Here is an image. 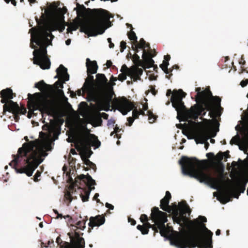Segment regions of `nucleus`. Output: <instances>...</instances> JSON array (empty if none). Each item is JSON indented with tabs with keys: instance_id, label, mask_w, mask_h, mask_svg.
Masks as SVG:
<instances>
[{
	"instance_id": "4be33fe9",
	"label": "nucleus",
	"mask_w": 248,
	"mask_h": 248,
	"mask_svg": "<svg viewBox=\"0 0 248 248\" xmlns=\"http://www.w3.org/2000/svg\"><path fill=\"white\" fill-rule=\"evenodd\" d=\"M94 81L93 76L91 75V74L88 75V77L86 78V81L82 87L83 92L84 93H88L89 95L92 92H94L93 91Z\"/></svg>"
},
{
	"instance_id": "774afa93",
	"label": "nucleus",
	"mask_w": 248,
	"mask_h": 248,
	"mask_svg": "<svg viewBox=\"0 0 248 248\" xmlns=\"http://www.w3.org/2000/svg\"><path fill=\"white\" fill-rule=\"evenodd\" d=\"M106 65L108 68H109L112 65V62L110 60H108L106 62Z\"/></svg>"
},
{
	"instance_id": "a878e982",
	"label": "nucleus",
	"mask_w": 248,
	"mask_h": 248,
	"mask_svg": "<svg viewBox=\"0 0 248 248\" xmlns=\"http://www.w3.org/2000/svg\"><path fill=\"white\" fill-rule=\"evenodd\" d=\"M86 66L88 75L95 74L97 72L98 65L96 61H91L89 58H87L86 60Z\"/></svg>"
},
{
	"instance_id": "1a4fd4ad",
	"label": "nucleus",
	"mask_w": 248,
	"mask_h": 248,
	"mask_svg": "<svg viewBox=\"0 0 248 248\" xmlns=\"http://www.w3.org/2000/svg\"><path fill=\"white\" fill-rule=\"evenodd\" d=\"M210 123H214L217 126V131L215 132L211 131L210 129V125H206L202 128L198 130L195 134V141L196 143H204V147L207 150L209 146V143L208 142H205L210 137H214L216 136L217 132L219 131V123L217 122L216 120H207L206 119H203Z\"/></svg>"
},
{
	"instance_id": "c85d7f7f",
	"label": "nucleus",
	"mask_w": 248,
	"mask_h": 248,
	"mask_svg": "<svg viewBox=\"0 0 248 248\" xmlns=\"http://www.w3.org/2000/svg\"><path fill=\"white\" fill-rule=\"evenodd\" d=\"M146 42L143 38H141L140 42H133L132 45V48L135 51V53L139 52V48L143 49V51L145 50Z\"/></svg>"
},
{
	"instance_id": "20e7f679",
	"label": "nucleus",
	"mask_w": 248,
	"mask_h": 248,
	"mask_svg": "<svg viewBox=\"0 0 248 248\" xmlns=\"http://www.w3.org/2000/svg\"><path fill=\"white\" fill-rule=\"evenodd\" d=\"M186 93L183 90L175 92L172 97V105L177 112L178 115H181L185 121H188V119H192L196 121L200 116L202 117L206 114L205 110L210 111L209 115L211 117H214L216 112L218 110H223L218 102L214 100H208L203 102L199 103L191 106L189 109H187L184 105L182 99L185 97Z\"/></svg>"
},
{
	"instance_id": "13d9d810",
	"label": "nucleus",
	"mask_w": 248,
	"mask_h": 248,
	"mask_svg": "<svg viewBox=\"0 0 248 248\" xmlns=\"http://www.w3.org/2000/svg\"><path fill=\"white\" fill-rule=\"evenodd\" d=\"M140 232L142 234H147L149 232V230L144 226L143 229H142Z\"/></svg>"
},
{
	"instance_id": "e433bc0d",
	"label": "nucleus",
	"mask_w": 248,
	"mask_h": 248,
	"mask_svg": "<svg viewBox=\"0 0 248 248\" xmlns=\"http://www.w3.org/2000/svg\"><path fill=\"white\" fill-rule=\"evenodd\" d=\"M127 36L130 40L133 41V42H137V37L135 32L132 30H131L129 32H128Z\"/></svg>"
},
{
	"instance_id": "f257e3e1",
	"label": "nucleus",
	"mask_w": 248,
	"mask_h": 248,
	"mask_svg": "<svg viewBox=\"0 0 248 248\" xmlns=\"http://www.w3.org/2000/svg\"><path fill=\"white\" fill-rule=\"evenodd\" d=\"M24 139L27 142L18 149L16 155H12L13 160L9 165L13 164L17 173H25L30 177L43 161L42 157L47 154L38 140L29 141L27 136L25 137Z\"/></svg>"
},
{
	"instance_id": "4c0bfd02",
	"label": "nucleus",
	"mask_w": 248,
	"mask_h": 248,
	"mask_svg": "<svg viewBox=\"0 0 248 248\" xmlns=\"http://www.w3.org/2000/svg\"><path fill=\"white\" fill-rule=\"evenodd\" d=\"M86 220H83L82 221H79L76 223V225L73 226L77 229H79L81 230H84L85 228Z\"/></svg>"
},
{
	"instance_id": "603ef678",
	"label": "nucleus",
	"mask_w": 248,
	"mask_h": 248,
	"mask_svg": "<svg viewBox=\"0 0 248 248\" xmlns=\"http://www.w3.org/2000/svg\"><path fill=\"white\" fill-rule=\"evenodd\" d=\"M98 114L99 115V116H100L101 118H103V119H104L105 120L108 119V114H107L105 112L100 113V112H98Z\"/></svg>"
},
{
	"instance_id": "f3484780",
	"label": "nucleus",
	"mask_w": 248,
	"mask_h": 248,
	"mask_svg": "<svg viewBox=\"0 0 248 248\" xmlns=\"http://www.w3.org/2000/svg\"><path fill=\"white\" fill-rule=\"evenodd\" d=\"M0 94L1 98L0 102L4 104L3 106V112H5L7 111V109L12 106L10 102L13 101L11 100L16 96V93L13 92L11 88H7L1 90Z\"/></svg>"
},
{
	"instance_id": "c9c22d12",
	"label": "nucleus",
	"mask_w": 248,
	"mask_h": 248,
	"mask_svg": "<svg viewBox=\"0 0 248 248\" xmlns=\"http://www.w3.org/2000/svg\"><path fill=\"white\" fill-rule=\"evenodd\" d=\"M136 53L133 55L132 60L133 62L135 64H138L139 65L144 67L143 64L141 63V61L140 59V57Z\"/></svg>"
},
{
	"instance_id": "dca6fc26",
	"label": "nucleus",
	"mask_w": 248,
	"mask_h": 248,
	"mask_svg": "<svg viewBox=\"0 0 248 248\" xmlns=\"http://www.w3.org/2000/svg\"><path fill=\"white\" fill-rule=\"evenodd\" d=\"M120 71L127 74L128 76L133 79L134 82H136L138 80H141L140 76L142 75L143 71L137 66H132L128 68L125 64H123Z\"/></svg>"
},
{
	"instance_id": "412c9836",
	"label": "nucleus",
	"mask_w": 248,
	"mask_h": 248,
	"mask_svg": "<svg viewBox=\"0 0 248 248\" xmlns=\"http://www.w3.org/2000/svg\"><path fill=\"white\" fill-rule=\"evenodd\" d=\"M182 211V215L177 216L173 217V220L177 223L182 225V221L183 220V215L186 213H190L191 210L185 201H183L179 203Z\"/></svg>"
},
{
	"instance_id": "9d476101",
	"label": "nucleus",
	"mask_w": 248,
	"mask_h": 248,
	"mask_svg": "<svg viewBox=\"0 0 248 248\" xmlns=\"http://www.w3.org/2000/svg\"><path fill=\"white\" fill-rule=\"evenodd\" d=\"M113 103L116 107V109L120 111L123 115H126L128 112L133 109L132 117L134 119L139 118L140 115L137 107H135L133 103L123 96L119 98H115Z\"/></svg>"
},
{
	"instance_id": "b1692460",
	"label": "nucleus",
	"mask_w": 248,
	"mask_h": 248,
	"mask_svg": "<svg viewBox=\"0 0 248 248\" xmlns=\"http://www.w3.org/2000/svg\"><path fill=\"white\" fill-rule=\"evenodd\" d=\"M57 75L55 78H60V79L66 81L69 79V75L67 73V69L62 64H61L56 69Z\"/></svg>"
},
{
	"instance_id": "c756f323",
	"label": "nucleus",
	"mask_w": 248,
	"mask_h": 248,
	"mask_svg": "<svg viewBox=\"0 0 248 248\" xmlns=\"http://www.w3.org/2000/svg\"><path fill=\"white\" fill-rule=\"evenodd\" d=\"M170 200L165 199L164 197L160 201V208L163 210L170 213L172 210V207L169 205Z\"/></svg>"
},
{
	"instance_id": "7ed1b4c3",
	"label": "nucleus",
	"mask_w": 248,
	"mask_h": 248,
	"mask_svg": "<svg viewBox=\"0 0 248 248\" xmlns=\"http://www.w3.org/2000/svg\"><path fill=\"white\" fill-rule=\"evenodd\" d=\"M223 157L224 153L221 151L219 152L216 156L219 162L218 177H213L208 171H205V167L202 162L196 157L182 156L179 162L181 166L184 174L194 178L200 182L204 183L210 185L211 187L217 189L224 182V166L221 162Z\"/></svg>"
},
{
	"instance_id": "39448f33",
	"label": "nucleus",
	"mask_w": 248,
	"mask_h": 248,
	"mask_svg": "<svg viewBox=\"0 0 248 248\" xmlns=\"http://www.w3.org/2000/svg\"><path fill=\"white\" fill-rule=\"evenodd\" d=\"M34 32L31 34L30 47L34 49L33 51L34 56L33 63L40 66L43 69L50 68L51 62L47 55L46 47L51 41L48 38L50 37L51 40L54 37L52 33H48L44 27L38 28H32Z\"/></svg>"
},
{
	"instance_id": "3c124183",
	"label": "nucleus",
	"mask_w": 248,
	"mask_h": 248,
	"mask_svg": "<svg viewBox=\"0 0 248 248\" xmlns=\"http://www.w3.org/2000/svg\"><path fill=\"white\" fill-rule=\"evenodd\" d=\"M65 199L67 200H68L69 201V202L70 203V202H71V201H72L73 200V198L72 197V195H71V194L69 193V192H67L65 195Z\"/></svg>"
},
{
	"instance_id": "c03bdc74",
	"label": "nucleus",
	"mask_w": 248,
	"mask_h": 248,
	"mask_svg": "<svg viewBox=\"0 0 248 248\" xmlns=\"http://www.w3.org/2000/svg\"><path fill=\"white\" fill-rule=\"evenodd\" d=\"M64 82L65 81H63V80L60 79V80H57L55 82L54 85L56 86V88H63V84Z\"/></svg>"
},
{
	"instance_id": "de8ad7c7",
	"label": "nucleus",
	"mask_w": 248,
	"mask_h": 248,
	"mask_svg": "<svg viewBox=\"0 0 248 248\" xmlns=\"http://www.w3.org/2000/svg\"><path fill=\"white\" fill-rule=\"evenodd\" d=\"M148 217H147V216L145 214H142L141 216H140V221L141 222H142L143 223H144V222H146L148 220Z\"/></svg>"
},
{
	"instance_id": "4468645a",
	"label": "nucleus",
	"mask_w": 248,
	"mask_h": 248,
	"mask_svg": "<svg viewBox=\"0 0 248 248\" xmlns=\"http://www.w3.org/2000/svg\"><path fill=\"white\" fill-rule=\"evenodd\" d=\"M35 87L42 91L41 94H46L48 96L49 100H51L53 102V106L56 107V100L54 97L55 93V89L52 85L46 84L43 80H41L35 84Z\"/></svg>"
},
{
	"instance_id": "72a5a7b5",
	"label": "nucleus",
	"mask_w": 248,
	"mask_h": 248,
	"mask_svg": "<svg viewBox=\"0 0 248 248\" xmlns=\"http://www.w3.org/2000/svg\"><path fill=\"white\" fill-rule=\"evenodd\" d=\"M81 158L84 164L89 167L90 168L93 169L94 171L96 170V167L94 163L91 162L89 159L86 158L84 155H81Z\"/></svg>"
},
{
	"instance_id": "680f3d73",
	"label": "nucleus",
	"mask_w": 248,
	"mask_h": 248,
	"mask_svg": "<svg viewBox=\"0 0 248 248\" xmlns=\"http://www.w3.org/2000/svg\"><path fill=\"white\" fill-rule=\"evenodd\" d=\"M108 42L109 43V47L111 48L114 47V45L113 43L111 42V39L110 38H108L107 39Z\"/></svg>"
},
{
	"instance_id": "9b49d317",
	"label": "nucleus",
	"mask_w": 248,
	"mask_h": 248,
	"mask_svg": "<svg viewBox=\"0 0 248 248\" xmlns=\"http://www.w3.org/2000/svg\"><path fill=\"white\" fill-rule=\"evenodd\" d=\"M96 184L95 180L93 179L92 177L87 174L86 175L84 174H81V175L77 178L76 180L75 185H82V186L85 187L87 186L88 189H86V188L83 190L84 191V195L81 194L80 197L81 198L82 201L83 202H85L88 201L89 198V195L91 191L94 189L95 188L93 186Z\"/></svg>"
},
{
	"instance_id": "0e129e2a",
	"label": "nucleus",
	"mask_w": 248,
	"mask_h": 248,
	"mask_svg": "<svg viewBox=\"0 0 248 248\" xmlns=\"http://www.w3.org/2000/svg\"><path fill=\"white\" fill-rule=\"evenodd\" d=\"M99 195L98 193H95L93 197V200H96L97 202H100V200L98 199Z\"/></svg>"
},
{
	"instance_id": "8fccbe9b",
	"label": "nucleus",
	"mask_w": 248,
	"mask_h": 248,
	"mask_svg": "<svg viewBox=\"0 0 248 248\" xmlns=\"http://www.w3.org/2000/svg\"><path fill=\"white\" fill-rule=\"evenodd\" d=\"M9 112H12L13 114L15 122H18L19 118H20L19 116V114L16 113V112H14V111H9Z\"/></svg>"
},
{
	"instance_id": "e2e57ef3",
	"label": "nucleus",
	"mask_w": 248,
	"mask_h": 248,
	"mask_svg": "<svg viewBox=\"0 0 248 248\" xmlns=\"http://www.w3.org/2000/svg\"><path fill=\"white\" fill-rule=\"evenodd\" d=\"M128 222H130L131 223V224L133 226L136 225V220L135 219H134L133 218H132L130 217L128 218Z\"/></svg>"
},
{
	"instance_id": "0eeeda50",
	"label": "nucleus",
	"mask_w": 248,
	"mask_h": 248,
	"mask_svg": "<svg viewBox=\"0 0 248 248\" xmlns=\"http://www.w3.org/2000/svg\"><path fill=\"white\" fill-rule=\"evenodd\" d=\"M29 100L28 101V108L29 109L28 117L31 118L32 115H36L34 112L35 110H39L42 113H45L48 115L54 111L55 107L53 106V102L49 100L46 94H41L36 93L33 94L28 93Z\"/></svg>"
},
{
	"instance_id": "a19ab883",
	"label": "nucleus",
	"mask_w": 248,
	"mask_h": 248,
	"mask_svg": "<svg viewBox=\"0 0 248 248\" xmlns=\"http://www.w3.org/2000/svg\"><path fill=\"white\" fill-rule=\"evenodd\" d=\"M81 175H79V176H78L77 177L75 178V181H74L73 179H72V178L71 177H69V182L70 183H71V188H74V187H78V189H80V188H81V186H82V185H77V186H76L75 185V183L76 182V180L77 178L79 177Z\"/></svg>"
},
{
	"instance_id": "864d4df0",
	"label": "nucleus",
	"mask_w": 248,
	"mask_h": 248,
	"mask_svg": "<svg viewBox=\"0 0 248 248\" xmlns=\"http://www.w3.org/2000/svg\"><path fill=\"white\" fill-rule=\"evenodd\" d=\"M134 120V118H133L132 117H129L127 118L128 125L129 126H131Z\"/></svg>"
},
{
	"instance_id": "bf43d9fd",
	"label": "nucleus",
	"mask_w": 248,
	"mask_h": 248,
	"mask_svg": "<svg viewBox=\"0 0 248 248\" xmlns=\"http://www.w3.org/2000/svg\"><path fill=\"white\" fill-rule=\"evenodd\" d=\"M117 79H118V78H117L116 77H114L113 76H111V78H110V81L113 82L112 83V86L115 85V83L114 82L117 81Z\"/></svg>"
},
{
	"instance_id": "4d7b16f0",
	"label": "nucleus",
	"mask_w": 248,
	"mask_h": 248,
	"mask_svg": "<svg viewBox=\"0 0 248 248\" xmlns=\"http://www.w3.org/2000/svg\"><path fill=\"white\" fill-rule=\"evenodd\" d=\"M115 123V121L114 120H113L112 119H110L108 121L107 125L108 126H110V125L113 126Z\"/></svg>"
},
{
	"instance_id": "79ce46f5",
	"label": "nucleus",
	"mask_w": 248,
	"mask_h": 248,
	"mask_svg": "<svg viewBox=\"0 0 248 248\" xmlns=\"http://www.w3.org/2000/svg\"><path fill=\"white\" fill-rule=\"evenodd\" d=\"M77 5L78 6H79L80 8H75L74 9V10H76L78 15H79L82 14V13H83L82 10L85 9V7L83 5H80L79 4H78Z\"/></svg>"
},
{
	"instance_id": "bb28decb",
	"label": "nucleus",
	"mask_w": 248,
	"mask_h": 248,
	"mask_svg": "<svg viewBox=\"0 0 248 248\" xmlns=\"http://www.w3.org/2000/svg\"><path fill=\"white\" fill-rule=\"evenodd\" d=\"M246 183V181H244L241 179L237 178L232 185V187L233 189L239 190L241 192H244L245 190Z\"/></svg>"
},
{
	"instance_id": "052dcab7",
	"label": "nucleus",
	"mask_w": 248,
	"mask_h": 248,
	"mask_svg": "<svg viewBox=\"0 0 248 248\" xmlns=\"http://www.w3.org/2000/svg\"><path fill=\"white\" fill-rule=\"evenodd\" d=\"M164 198L166 199H167L169 200H170V199L171 198V194L170 193V192L169 191H166V195H165V196L164 197Z\"/></svg>"
},
{
	"instance_id": "5fc2aeb1",
	"label": "nucleus",
	"mask_w": 248,
	"mask_h": 248,
	"mask_svg": "<svg viewBox=\"0 0 248 248\" xmlns=\"http://www.w3.org/2000/svg\"><path fill=\"white\" fill-rule=\"evenodd\" d=\"M248 84V79H246L245 80H243L240 82V85L242 87H246Z\"/></svg>"
},
{
	"instance_id": "09e8293b",
	"label": "nucleus",
	"mask_w": 248,
	"mask_h": 248,
	"mask_svg": "<svg viewBox=\"0 0 248 248\" xmlns=\"http://www.w3.org/2000/svg\"><path fill=\"white\" fill-rule=\"evenodd\" d=\"M41 175V172L37 170L33 176V180L34 182H37L39 181L38 177Z\"/></svg>"
},
{
	"instance_id": "7c9ffc66",
	"label": "nucleus",
	"mask_w": 248,
	"mask_h": 248,
	"mask_svg": "<svg viewBox=\"0 0 248 248\" xmlns=\"http://www.w3.org/2000/svg\"><path fill=\"white\" fill-rule=\"evenodd\" d=\"M91 120L93 122L92 125L94 127L100 126L102 125V120L98 112L92 115Z\"/></svg>"
},
{
	"instance_id": "6e6d98bb",
	"label": "nucleus",
	"mask_w": 248,
	"mask_h": 248,
	"mask_svg": "<svg viewBox=\"0 0 248 248\" xmlns=\"http://www.w3.org/2000/svg\"><path fill=\"white\" fill-rule=\"evenodd\" d=\"M237 141V137L235 136V137H233L232 139V140H230V143L231 145H232L233 144H236Z\"/></svg>"
},
{
	"instance_id": "2eb2a0df",
	"label": "nucleus",
	"mask_w": 248,
	"mask_h": 248,
	"mask_svg": "<svg viewBox=\"0 0 248 248\" xmlns=\"http://www.w3.org/2000/svg\"><path fill=\"white\" fill-rule=\"evenodd\" d=\"M196 92H197L196 96V101L197 102L201 103L203 102L204 101L208 100H214L218 102L220 104L221 102V98L217 96H213L211 91L208 88H206L204 91H201L200 87L196 88L195 89Z\"/></svg>"
},
{
	"instance_id": "49530a36",
	"label": "nucleus",
	"mask_w": 248,
	"mask_h": 248,
	"mask_svg": "<svg viewBox=\"0 0 248 248\" xmlns=\"http://www.w3.org/2000/svg\"><path fill=\"white\" fill-rule=\"evenodd\" d=\"M126 47V43L125 41H122L120 43V51L123 52Z\"/></svg>"
},
{
	"instance_id": "a211bd4d",
	"label": "nucleus",
	"mask_w": 248,
	"mask_h": 248,
	"mask_svg": "<svg viewBox=\"0 0 248 248\" xmlns=\"http://www.w3.org/2000/svg\"><path fill=\"white\" fill-rule=\"evenodd\" d=\"M83 233L81 235H83ZM68 235L70 238L71 248H84L85 241L83 238L80 237V234L75 231L74 236L73 232H68Z\"/></svg>"
},
{
	"instance_id": "f704fd0d",
	"label": "nucleus",
	"mask_w": 248,
	"mask_h": 248,
	"mask_svg": "<svg viewBox=\"0 0 248 248\" xmlns=\"http://www.w3.org/2000/svg\"><path fill=\"white\" fill-rule=\"evenodd\" d=\"M68 26L67 32L72 33L73 31H76L78 28L79 24L78 22H75L69 23Z\"/></svg>"
},
{
	"instance_id": "423d86ee",
	"label": "nucleus",
	"mask_w": 248,
	"mask_h": 248,
	"mask_svg": "<svg viewBox=\"0 0 248 248\" xmlns=\"http://www.w3.org/2000/svg\"><path fill=\"white\" fill-rule=\"evenodd\" d=\"M88 9L92 12V18L81 25L80 31L84 32L88 36L103 34L108 28L106 24L109 20L110 13L101 8Z\"/></svg>"
},
{
	"instance_id": "338daca9",
	"label": "nucleus",
	"mask_w": 248,
	"mask_h": 248,
	"mask_svg": "<svg viewBox=\"0 0 248 248\" xmlns=\"http://www.w3.org/2000/svg\"><path fill=\"white\" fill-rule=\"evenodd\" d=\"M224 153V157H225L226 158H230V155H229V151H227L225 152H223Z\"/></svg>"
},
{
	"instance_id": "cd10ccee",
	"label": "nucleus",
	"mask_w": 248,
	"mask_h": 248,
	"mask_svg": "<svg viewBox=\"0 0 248 248\" xmlns=\"http://www.w3.org/2000/svg\"><path fill=\"white\" fill-rule=\"evenodd\" d=\"M153 213H155L154 211V207L152 209L151 214V219L152 220V222L155 223L154 224H151L149 222L147 221L146 222L143 223L144 226L145 228H147V229H149L150 228H152L154 231V233L157 232V217H155V220L154 219L153 217H154V215H153Z\"/></svg>"
},
{
	"instance_id": "2f4dec72",
	"label": "nucleus",
	"mask_w": 248,
	"mask_h": 248,
	"mask_svg": "<svg viewBox=\"0 0 248 248\" xmlns=\"http://www.w3.org/2000/svg\"><path fill=\"white\" fill-rule=\"evenodd\" d=\"M96 82L99 86H103L108 83V79L104 74H97L96 75Z\"/></svg>"
},
{
	"instance_id": "ddd939ff",
	"label": "nucleus",
	"mask_w": 248,
	"mask_h": 248,
	"mask_svg": "<svg viewBox=\"0 0 248 248\" xmlns=\"http://www.w3.org/2000/svg\"><path fill=\"white\" fill-rule=\"evenodd\" d=\"M154 211L155 212L153 213V215H154V217H153L154 219L155 220V217H157L156 224L157 232L159 230L161 235L163 237H166L169 232L165 225V223L168 221L167 214L165 212L160 211L159 208L156 207H154Z\"/></svg>"
},
{
	"instance_id": "393cba45",
	"label": "nucleus",
	"mask_w": 248,
	"mask_h": 248,
	"mask_svg": "<svg viewBox=\"0 0 248 248\" xmlns=\"http://www.w3.org/2000/svg\"><path fill=\"white\" fill-rule=\"evenodd\" d=\"M10 103L12 106L7 109V111H14L19 114H26L27 110L25 107H19L17 103L16 102H14V101H11Z\"/></svg>"
},
{
	"instance_id": "58836bf2",
	"label": "nucleus",
	"mask_w": 248,
	"mask_h": 248,
	"mask_svg": "<svg viewBox=\"0 0 248 248\" xmlns=\"http://www.w3.org/2000/svg\"><path fill=\"white\" fill-rule=\"evenodd\" d=\"M179 206H180L179 205ZM180 210H181V211H182L181 210V207H180L179 209L177 205L175 203L173 205V207H172V210L171 213L172 212V213L174 215V217H176L177 216H179Z\"/></svg>"
},
{
	"instance_id": "6ab92c4d",
	"label": "nucleus",
	"mask_w": 248,
	"mask_h": 248,
	"mask_svg": "<svg viewBox=\"0 0 248 248\" xmlns=\"http://www.w3.org/2000/svg\"><path fill=\"white\" fill-rule=\"evenodd\" d=\"M45 28L47 31V32L51 33L52 31L58 30H59L60 31H62L64 29V26L61 23L60 20L53 19L50 21Z\"/></svg>"
},
{
	"instance_id": "f8f14e48",
	"label": "nucleus",
	"mask_w": 248,
	"mask_h": 248,
	"mask_svg": "<svg viewBox=\"0 0 248 248\" xmlns=\"http://www.w3.org/2000/svg\"><path fill=\"white\" fill-rule=\"evenodd\" d=\"M113 92H109L105 94H102L99 92H93L90 95L91 100L96 103L98 105L106 106L109 107L110 104L112 103V105L116 108V107L114 105L112 100Z\"/></svg>"
},
{
	"instance_id": "69168bd1",
	"label": "nucleus",
	"mask_w": 248,
	"mask_h": 248,
	"mask_svg": "<svg viewBox=\"0 0 248 248\" xmlns=\"http://www.w3.org/2000/svg\"><path fill=\"white\" fill-rule=\"evenodd\" d=\"M106 207L109 209L113 210L114 209V206L110 203L107 202L106 203Z\"/></svg>"
},
{
	"instance_id": "37998d69",
	"label": "nucleus",
	"mask_w": 248,
	"mask_h": 248,
	"mask_svg": "<svg viewBox=\"0 0 248 248\" xmlns=\"http://www.w3.org/2000/svg\"><path fill=\"white\" fill-rule=\"evenodd\" d=\"M127 76H128L127 74L124 73H122L119 75L118 79L123 82L126 79Z\"/></svg>"
},
{
	"instance_id": "aec40b11",
	"label": "nucleus",
	"mask_w": 248,
	"mask_h": 248,
	"mask_svg": "<svg viewBox=\"0 0 248 248\" xmlns=\"http://www.w3.org/2000/svg\"><path fill=\"white\" fill-rule=\"evenodd\" d=\"M89 220L88 232H91V230L94 227H98L103 224L105 221V218L102 215H97L94 217H90Z\"/></svg>"
},
{
	"instance_id": "a18cd8bd",
	"label": "nucleus",
	"mask_w": 248,
	"mask_h": 248,
	"mask_svg": "<svg viewBox=\"0 0 248 248\" xmlns=\"http://www.w3.org/2000/svg\"><path fill=\"white\" fill-rule=\"evenodd\" d=\"M179 90H182V89H179L178 90H174L173 91H171V90L170 89H168L167 91V93H166V95L169 97L170 96L171 94H172L171 96V98H170V100H172V97L173 96V94H174V93L175 92H177V91H179ZM171 102H172V101H171Z\"/></svg>"
},
{
	"instance_id": "473e14b6",
	"label": "nucleus",
	"mask_w": 248,
	"mask_h": 248,
	"mask_svg": "<svg viewBox=\"0 0 248 248\" xmlns=\"http://www.w3.org/2000/svg\"><path fill=\"white\" fill-rule=\"evenodd\" d=\"M56 243L60 248H71L70 243L67 242L63 241L60 236L56 239Z\"/></svg>"
},
{
	"instance_id": "ea45409f",
	"label": "nucleus",
	"mask_w": 248,
	"mask_h": 248,
	"mask_svg": "<svg viewBox=\"0 0 248 248\" xmlns=\"http://www.w3.org/2000/svg\"><path fill=\"white\" fill-rule=\"evenodd\" d=\"M147 115L148 116V119L150 123H153L155 122L156 119V116L151 111L148 110L147 111Z\"/></svg>"
},
{
	"instance_id": "f03ea898",
	"label": "nucleus",
	"mask_w": 248,
	"mask_h": 248,
	"mask_svg": "<svg viewBox=\"0 0 248 248\" xmlns=\"http://www.w3.org/2000/svg\"><path fill=\"white\" fill-rule=\"evenodd\" d=\"M206 222L207 218L202 216L189 220L186 225L189 235L176 232L171 238V244L180 248H185L188 244H191L193 247L200 245L212 248L213 233L204 223Z\"/></svg>"
},
{
	"instance_id": "5701e85b",
	"label": "nucleus",
	"mask_w": 248,
	"mask_h": 248,
	"mask_svg": "<svg viewBox=\"0 0 248 248\" xmlns=\"http://www.w3.org/2000/svg\"><path fill=\"white\" fill-rule=\"evenodd\" d=\"M155 54H152L150 51H146L144 50L142 58L144 61V64L147 66V68L152 67L155 64L154 61L152 59V58L155 57L156 55V52L154 51Z\"/></svg>"
},
{
	"instance_id": "6e6552de",
	"label": "nucleus",
	"mask_w": 248,
	"mask_h": 248,
	"mask_svg": "<svg viewBox=\"0 0 248 248\" xmlns=\"http://www.w3.org/2000/svg\"><path fill=\"white\" fill-rule=\"evenodd\" d=\"M84 128L86 133H82L79 136L78 142L79 144L80 148L84 151V154L81 155H84L88 159L93 154V152L91 150V146L97 148L100 146L101 142L97 136L89 133L90 130L86 126Z\"/></svg>"
}]
</instances>
